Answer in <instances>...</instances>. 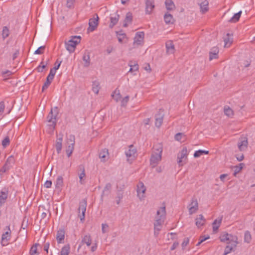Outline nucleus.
Wrapping results in <instances>:
<instances>
[{
	"label": "nucleus",
	"mask_w": 255,
	"mask_h": 255,
	"mask_svg": "<svg viewBox=\"0 0 255 255\" xmlns=\"http://www.w3.org/2000/svg\"><path fill=\"white\" fill-rule=\"evenodd\" d=\"M132 16L130 12L127 13L126 18L124 21V26L127 27L128 23H130L132 21Z\"/></svg>",
	"instance_id": "473e14b6"
},
{
	"label": "nucleus",
	"mask_w": 255,
	"mask_h": 255,
	"mask_svg": "<svg viewBox=\"0 0 255 255\" xmlns=\"http://www.w3.org/2000/svg\"><path fill=\"white\" fill-rule=\"evenodd\" d=\"M236 158L237 159V160L239 161H242L244 158V154H236Z\"/></svg>",
	"instance_id": "338daca9"
},
{
	"label": "nucleus",
	"mask_w": 255,
	"mask_h": 255,
	"mask_svg": "<svg viewBox=\"0 0 255 255\" xmlns=\"http://www.w3.org/2000/svg\"><path fill=\"white\" fill-rule=\"evenodd\" d=\"M221 224L220 220H216L213 223V230L214 232H217Z\"/></svg>",
	"instance_id": "c03bdc74"
},
{
	"label": "nucleus",
	"mask_w": 255,
	"mask_h": 255,
	"mask_svg": "<svg viewBox=\"0 0 255 255\" xmlns=\"http://www.w3.org/2000/svg\"><path fill=\"white\" fill-rule=\"evenodd\" d=\"M86 207L84 205H81L79 208V217L81 221H83L85 218V213L86 212Z\"/></svg>",
	"instance_id": "393cba45"
},
{
	"label": "nucleus",
	"mask_w": 255,
	"mask_h": 255,
	"mask_svg": "<svg viewBox=\"0 0 255 255\" xmlns=\"http://www.w3.org/2000/svg\"><path fill=\"white\" fill-rule=\"evenodd\" d=\"M78 175H85V169L82 165H80L78 168Z\"/></svg>",
	"instance_id": "5fc2aeb1"
},
{
	"label": "nucleus",
	"mask_w": 255,
	"mask_h": 255,
	"mask_svg": "<svg viewBox=\"0 0 255 255\" xmlns=\"http://www.w3.org/2000/svg\"><path fill=\"white\" fill-rule=\"evenodd\" d=\"M4 104L3 102H0V116H1L4 111Z\"/></svg>",
	"instance_id": "052dcab7"
},
{
	"label": "nucleus",
	"mask_w": 255,
	"mask_h": 255,
	"mask_svg": "<svg viewBox=\"0 0 255 255\" xmlns=\"http://www.w3.org/2000/svg\"><path fill=\"white\" fill-rule=\"evenodd\" d=\"M56 241L58 244H62L64 243L65 239V232L63 230L58 231L56 234Z\"/></svg>",
	"instance_id": "6ab92c4d"
},
{
	"label": "nucleus",
	"mask_w": 255,
	"mask_h": 255,
	"mask_svg": "<svg viewBox=\"0 0 255 255\" xmlns=\"http://www.w3.org/2000/svg\"><path fill=\"white\" fill-rule=\"evenodd\" d=\"M52 185L51 181H46L44 183V186L46 188H50Z\"/></svg>",
	"instance_id": "774afa93"
},
{
	"label": "nucleus",
	"mask_w": 255,
	"mask_h": 255,
	"mask_svg": "<svg viewBox=\"0 0 255 255\" xmlns=\"http://www.w3.org/2000/svg\"><path fill=\"white\" fill-rule=\"evenodd\" d=\"M206 223V220L204 218V216L200 214L197 216L195 219V224L198 228H201Z\"/></svg>",
	"instance_id": "dca6fc26"
},
{
	"label": "nucleus",
	"mask_w": 255,
	"mask_h": 255,
	"mask_svg": "<svg viewBox=\"0 0 255 255\" xmlns=\"http://www.w3.org/2000/svg\"><path fill=\"white\" fill-rule=\"evenodd\" d=\"M14 159L12 156H10L7 159L4 165L8 168L10 169L12 167V165L14 163Z\"/></svg>",
	"instance_id": "c85d7f7f"
},
{
	"label": "nucleus",
	"mask_w": 255,
	"mask_h": 255,
	"mask_svg": "<svg viewBox=\"0 0 255 255\" xmlns=\"http://www.w3.org/2000/svg\"><path fill=\"white\" fill-rule=\"evenodd\" d=\"M9 169V168H8L6 166H5L4 165L3 166V167L0 169V174H2L5 173Z\"/></svg>",
	"instance_id": "0e129e2a"
},
{
	"label": "nucleus",
	"mask_w": 255,
	"mask_h": 255,
	"mask_svg": "<svg viewBox=\"0 0 255 255\" xmlns=\"http://www.w3.org/2000/svg\"><path fill=\"white\" fill-rule=\"evenodd\" d=\"M100 83L97 81H95L93 82L92 84V91L96 93V94H98L100 90Z\"/></svg>",
	"instance_id": "2f4dec72"
},
{
	"label": "nucleus",
	"mask_w": 255,
	"mask_h": 255,
	"mask_svg": "<svg viewBox=\"0 0 255 255\" xmlns=\"http://www.w3.org/2000/svg\"><path fill=\"white\" fill-rule=\"evenodd\" d=\"M248 142L247 138L240 140L238 143V147L240 151H243L247 149Z\"/></svg>",
	"instance_id": "aec40b11"
},
{
	"label": "nucleus",
	"mask_w": 255,
	"mask_h": 255,
	"mask_svg": "<svg viewBox=\"0 0 255 255\" xmlns=\"http://www.w3.org/2000/svg\"><path fill=\"white\" fill-rule=\"evenodd\" d=\"M219 51V49L217 47H213L209 53V60L211 61L213 59L217 58Z\"/></svg>",
	"instance_id": "4be33fe9"
},
{
	"label": "nucleus",
	"mask_w": 255,
	"mask_h": 255,
	"mask_svg": "<svg viewBox=\"0 0 255 255\" xmlns=\"http://www.w3.org/2000/svg\"><path fill=\"white\" fill-rule=\"evenodd\" d=\"M129 100V96H126L121 102V105L122 106H126L127 105V104L128 103V101Z\"/></svg>",
	"instance_id": "4d7b16f0"
},
{
	"label": "nucleus",
	"mask_w": 255,
	"mask_h": 255,
	"mask_svg": "<svg viewBox=\"0 0 255 255\" xmlns=\"http://www.w3.org/2000/svg\"><path fill=\"white\" fill-rule=\"evenodd\" d=\"M189 243V240L188 238L185 239L182 243V247L183 249H184L188 245Z\"/></svg>",
	"instance_id": "bf43d9fd"
},
{
	"label": "nucleus",
	"mask_w": 255,
	"mask_h": 255,
	"mask_svg": "<svg viewBox=\"0 0 255 255\" xmlns=\"http://www.w3.org/2000/svg\"><path fill=\"white\" fill-rule=\"evenodd\" d=\"M10 140L8 136L5 137L2 141V145L4 147H5L9 144Z\"/></svg>",
	"instance_id": "3c124183"
},
{
	"label": "nucleus",
	"mask_w": 255,
	"mask_h": 255,
	"mask_svg": "<svg viewBox=\"0 0 255 255\" xmlns=\"http://www.w3.org/2000/svg\"><path fill=\"white\" fill-rule=\"evenodd\" d=\"M11 238V230L9 228L6 229L1 236V244L2 246L8 245Z\"/></svg>",
	"instance_id": "6e6552de"
},
{
	"label": "nucleus",
	"mask_w": 255,
	"mask_h": 255,
	"mask_svg": "<svg viewBox=\"0 0 255 255\" xmlns=\"http://www.w3.org/2000/svg\"><path fill=\"white\" fill-rule=\"evenodd\" d=\"M113 98L117 101H119L121 99V95L120 94V90L116 89L112 95Z\"/></svg>",
	"instance_id": "e433bc0d"
},
{
	"label": "nucleus",
	"mask_w": 255,
	"mask_h": 255,
	"mask_svg": "<svg viewBox=\"0 0 255 255\" xmlns=\"http://www.w3.org/2000/svg\"><path fill=\"white\" fill-rule=\"evenodd\" d=\"M146 187L141 182H139L137 185V196L140 201H143L145 198Z\"/></svg>",
	"instance_id": "0eeeda50"
},
{
	"label": "nucleus",
	"mask_w": 255,
	"mask_h": 255,
	"mask_svg": "<svg viewBox=\"0 0 255 255\" xmlns=\"http://www.w3.org/2000/svg\"><path fill=\"white\" fill-rule=\"evenodd\" d=\"M164 19L166 24L173 23L174 21L173 16L169 13H166L164 16Z\"/></svg>",
	"instance_id": "bb28decb"
},
{
	"label": "nucleus",
	"mask_w": 255,
	"mask_h": 255,
	"mask_svg": "<svg viewBox=\"0 0 255 255\" xmlns=\"http://www.w3.org/2000/svg\"><path fill=\"white\" fill-rule=\"evenodd\" d=\"M62 140H63V135L61 134H59L57 135V139L55 143V147L58 153H59L61 152L62 146Z\"/></svg>",
	"instance_id": "f3484780"
},
{
	"label": "nucleus",
	"mask_w": 255,
	"mask_h": 255,
	"mask_svg": "<svg viewBox=\"0 0 255 255\" xmlns=\"http://www.w3.org/2000/svg\"><path fill=\"white\" fill-rule=\"evenodd\" d=\"M224 113L228 117H232L234 115V112L233 110L228 106L225 107Z\"/></svg>",
	"instance_id": "37998d69"
},
{
	"label": "nucleus",
	"mask_w": 255,
	"mask_h": 255,
	"mask_svg": "<svg viewBox=\"0 0 255 255\" xmlns=\"http://www.w3.org/2000/svg\"><path fill=\"white\" fill-rule=\"evenodd\" d=\"M155 7L154 0H146L145 1V12L146 14H150L152 13L153 9Z\"/></svg>",
	"instance_id": "ddd939ff"
},
{
	"label": "nucleus",
	"mask_w": 255,
	"mask_h": 255,
	"mask_svg": "<svg viewBox=\"0 0 255 255\" xmlns=\"http://www.w3.org/2000/svg\"><path fill=\"white\" fill-rule=\"evenodd\" d=\"M117 34L118 36V40L120 43L123 42V39L126 37V35L125 33H120L118 32H117Z\"/></svg>",
	"instance_id": "8fccbe9b"
},
{
	"label": "nucleus",
	"mask_w": 255,
	"mask_h": 255,
	"mask_svg": "<svg viewBox=\"0 0 255 255\" xmlns=\"http://www.w3.org/2000/svg\"><path fill=\"white\" fill-rule=\"evenodd\" d=\"M30 255H38L37 245L33 246L30 250Z\"/></svg>",
	"instance_id": "a18cd8bd"
},
{
	"label": "nucleus",
	"mask_w": 255,
	"mask_h": 255,
	"mask_svg": "<svg viewBox=\"0 0 255 255\" xmlns=\"http://www.w3.org/2000/svg\"><path fill=\"white\" fill-rule=\"evenodd\" d=\"M53 79L51 77H50L49 76L47 77L46 81L44 83V85L42 86V91H44V90L46 89L49 87Z\"/></svg>",
	"instance_id": "4c0bfd02"
},
{
	"label": "nucleus",
	"mask_w": 255,
	"mask_h": 255,
	"mask_svg": "<svg viewBox=\"0 0 255 255\" xmlns=\"http://www.w3.org/2000/svg\"><path fill=\"white\" fill-rule=\"evenodd\" d=\"M70 252V246L69 245H64L61 249L59 255H69Z\"/></svg>",
	"instance_id": "a878e982"
},
{
	"label": "nucleus",
	"mask_w": 255,
	"mask_h": 255,
	"mask_svg": "<svg viewBox=\"0 0 255 255\" xmlns=\"http://www.w3.org/2000/svg\"><path fill=\"white\" fill-rule=\"evenodd\" d=\"M183 135H184L182 133L179 132L175 134L174 138L177 141H181Z\"/></svg>",
	"instance_id": "864d4df0"
},
{
	"label": "nucleus",
	"mask_w": 255,
	"mask_h": 255,
	"mask_svg": "<svg viewBox=\"0 0 255 255\" xmlns=\"http://www.w3.org/2000/svg\"><path fill=\"white\" fill-rule=\"evenodd\" d=\"M166 52L168 54H173L175 51V48L173 42L169 40L166 43Z\"/></svg>",
	"instance_id": "412c9836"
},
{
	"label": "nucleus",
	"mask_w": 255,
	"mask_h": 255,
	"mask_svg": "<svg viewBox=\"0 0 255 255\" xmlns=\"http://www.w3.org/2000/svg\"><path fill=\"white\" fill-rule=\"evenodd\" d=\"M58 114V110L57 107L51 109L50 113L47 117L48 126L50 130H53L56 124V117Z\"/></svg>",
	"instance_id": "f03ea898"
},
{
	"label": "nucleus",
	"mask_w": 255,
	"mask_h": 255,
	"mask_svg": "<svg viewBox=\"0 0 255 255\" xmlns=\"http://www.w3.org/2000/svg\"><path fill=\"white\" fill-rule=\"evenodd\" d=\"M7 192L1 191L0 193V206L4 204L7 199Z\"/></svg>",
	"instance_id": "7c9ffc66"
},
{
	"label": "nucleus",
	"mask_w": 255,
	"mask_h": 255,
	"mask_svg": "<svg viewBox=\"0 0 255 255\" xmlns=\"http://www.w3.org/2000/svg\"><path fill=\"white\" fill-rule=\"evenodd\" d=\"M126 154L128 158V161L129 163H131L135 159L136 155V150L135 148L133 145H130L128 150L126 152Z\"/></svg>",
	"instance_id": "1a4fd4ad"
},
{
	"label": "nucleus",
	"mask_w": 255,
	"mask_h": 255,
	"mask_svg": "<svg viewBox=\"0 0 255 255\" xmlns=\"http://www.w3.org/2000/svg\"><path fill=\"white\" fill-rule=\"evenodd\" d=\"M56 73V70L54 69L53 68H52L50 70V73L48 76L51 77L52 78H54V75Z\"/></svg>",
	"instance_id": "e2e57ef3"
},
{
	"label": "nucleus",
	"mask_w": 255,
	"mask_h": 255,
	"mask_svg": "<svg viewBox=\"0 0 255 255\" xmlns=\"http://www.w3.org/2000/svg\"><path fill=\"white\" fill-rule=\"evenodd\" d=\"M162 226L163 225L159 224H154V235L155 236L157 237L159 235L162 228Z\"/></svg>",
	"instance_id": "58836bf2"
},
{
	"label": "nucleus",
	"mask_w": 255,
	"mask_h": 255,
	"mask_svg": "<svg viewBox=\"0 0 255 255\" xmlns=\"http://www.w3.org/2000/svg\"><path fill=\"white\" fill-rule=\"evenodd\" d=\"M165 4L168 10H173L175 8V5L172 0H166Z\"/></svg>",
	"instance_id": "f704fd0d"
},
{
	"label": "nucleus",
	"mask_w": 255,
	"mask_h": 255,
	"mask_svg": "<svg viewBox=\"0 0 255 255\" xmlns=\"http://www.w3.org/2000/svg\"><path fill=\"white\" fill-rule=\"evenodd\" d=\"M162 150L163 147L161 144H158L154 146L153 150L150 159V165L152 167H155L161 160Z\"/></svg>",
	"instance_id": "f257e3e1"
},
{
	"label": "nucleus",
	"mask_w": 255,
	"mask_h": 255,
	"mask_svg": "<svg viewBox=\"0 0 255 255\" xmlns=\"http://www.w3.org/2000/svg\"><path fill=\"white\" fill-rule=\"evenodd\" d=\"M163 122V116L160 115H156L155 116V126L159 128L162 125Z\"/></svg>",
	"instance_id": "72a5a7b5"
},
{
	"label": "nucleus",
	"mask_w": 255,
	"mask_h": 255,
	"mask_svg": "<svg viewBox=\"0 0 255 255\" xmlns=\"http://www.w3.org/2000/svg\"><path fill=\"white\" fill-rule=\"evenodd\" d=\"M223 38L224 41L225 42L224 47H230L233 41V34L230 33H228L226 34Z\"/></svg>",
	"instance_id": "a211bd4d"
},
{
	"label": "nucleus",
	"mask_w": 255,
	"mask_h": 255,
	"mask_svg": "<svg viewBox=\"0 0 255 255\" xmlns=\"http://www.w3.org/2000/svg\"><path fill=\"white\" fill-rule=\"evenodd\" d=\"M209 239L210 236L209 235L201 236L199 238V241L197 244V246H199L202 243Z\"/></svg>",
	"instance_id": "09e8293b"
},
{
	"label": "nucleus",
	"mask_w": 255,
	"mask_h": 255,
	"mask_svg": "<svg viewBox=\"0 0 255 255\" xmlns=\"http://www.w3.org/2000/svg\"><path fill=\"white\" fill-rule=\"evenodd\" d=\"M187 157V149L186 147H184L181 151L178 153L177 156L178 163L180 165L183 159H186Z\"/></svg>",
	"instance_id": "2eb2a0df"
},
{
	"label": "nucleus",
	"mask_w": 255,
	"mask_h": 255,
	"mask_svg": "<svg viewBox=\"0 0 255 255\" xmlns=\"http://www.w3.org/2000/svg\"><path fill=\"white\" fill-rule=\"evenodd\" d=\"M198 4L200 5V11L204 13L209 10V2L207 0H198Z\"/></svg>",
	"instance_id": "4468645a"
},
{
	"label": "nucleus",
	"mask_w": 255,
	"mask_h": 255,
	"mask_svg": "<svg viewBox=\"0 0 255 255\" xmlns=\"http://www.w3.org/2000/svg\"><path fill=\"white\" fill-rule=\"evenodd\" d=\"M82 59L84 61V67H88L90 65V53L88 51L85 52L83 56Z\"/></svg>",
	"instance_id": "5701e85b"
},
{
	"label": "nucleus",
	"mask_w": 255,
	"mask_h": 255,
	"mask_svg": "<svg viewBox=\"0 0 255 255\" xmlns=\"http://www.w3.org/2000/svg\"><path fill=\"white\" fill-rule=\"evenodd\" d=\"M96 17L91 18L89 19L88 30L93 31L96 29L98 25L99 17L96 14Z\"/></svg>",
	"instance_id": "9b49d317"
},
{
	"label": "nucleus",
	"mask_w": 255,
	"mask_h": 255,
	"mask_svg": "<svg viewBox=\"0 0 255 255\" xmlns=\"http://www.w3.org/2000/svg\"><path fill=\"white\" fill-rule=\"evenodd\" d=\"M189 214L195 213L198 210V203L196 199H193L188 206Z\"/></svg>",
	"instance_id": "9d476101"
},
{
	"label": "nucleus",
	"mask_w": 255,
	"mask_h": 255,
	"mask_svg": "<svg viewBox=\"0 0 255 255\" xmlns=\"http://www.w3.org/2000/svg\"><path fill=\"white\" fill-rule=\"evenodd\" d=\"M67 147H66V152L68 157H69L74 150V144H75V136L73 135L70 134L67 136Z\"/></svg>",
	"instance_id": "423d86ee"
},
{
	"label": "nucleus",
	"mask_w": 255,
	"mask_h": 255,
	"mask_svg": "<svg viewBox=\"0 0 255 255\" xmlns=\"http://www.w3.org/2000/svg\"><path fill=\"white\" fill-rule=\"evenodd\" d=\"M45 48L44 46L39 47L35 51L34 54H41L43 53V50Z\"/></svg>",
	"instance_id": "6e6d98bb"
},
{
	"label": "nucleus",
	"mask_w": 255,
	"mask_h": 255,
	"mask_svg": "<svg viewBox=\"0 0 255 255\" xmlns=\"http://www.w3.org/2000/svg\"><path fill=\"white\" fill-rule=\"evenodd\" d=\"M9 35V30L6 26H4L2 29V36L3 39L7 37Z\"/></svg>",
	"instance_id": "de8ad7c7"
},
{
	"label": "nucleus",
	"mask_w": 255,
	"mask_h": 255,
	"mask_svg": "<svg viewBox=\"0 0 255 255\" xmlns=\"http://www.w3.org/2000/svg\"><path fill=\"white\" fill-rule=\"evenodd\" d=\"M242 11H240L238 13L234 14V15L230 19L229 21L231 22H236L238 21L241 16Z\"/></svg>",
	"instance_id": "ea45409f"
},
{
	"label": "nucleus",
	"mask_w": 255,
	"mask_h": 255,
	"mask_svg": "<svg viewBox=\"0 0 255 255\" xmlns=\"http://www.w3.org/2000/svg\"><path fill=\"white\" fill-rule=\"evenodd\" d=\"M220 240L222 242L226 243L228 244L234 243V246L237 245L238 244V238L236 236L226 233H223L221 235Z\"/></svg>",
	"instance_id": "39448f33"
},
{
	"label": "nucleus",
	"mask_w": 255,
	"mask_h": 255,
	"mask_svg": "<svg viewBox=\"0 0 255 255\" xmlns=\"http://www.w3.org/2000/svg\"><path fill=\"white\" fill-rule=\"evenodd\" d=\"M244 165V163H240L239 166H236L235 167V170L234 173V175H236V174L238 173L242 168L243 166Z\"/></svg>",
	"instance_id": "603ef678"
},
{
	"label": "nucleus",
	"mask_w": 255,
	"mask_h": 255,
	"mask_svg": "<svg viewBox=\"0 0 255 255\" xmlns=\"http://www.w3.org/2000/svg\"><path fill=\"white\" fill-rule=\"evenodd\" d=\"M108 154V150L104 149L100 152L99 157L101 159H102L103 161H104L105 157L107 156V155Z\"/></svg>",
	"instance_id": "49530a36"
},
{
	"label": "nucleus",
	"mask_w": 255,
	"mask_h": 255,
	"mask_svg": "<svg viewBox=\"0 0 255 255\" xmlns=\"http://www.w3.org/2000/svg\"><path fill=\"white\" fill-rule=\"evenodd\" d=\"M144 33L142 31L138 32L136 33L134 38L133 44L134 45H139L143 42Z\"/></svg>",
	"instance_id": "f8f14e48"
},
{
	"label": "nucleus",
	"mask_w": 255,
	"mask_h": 255,
	"mask_svg": "<svg viewBox=\"0 0 255 255\" xmlns=\"http://www.w3.org/2000/svg\"><path fill=\"white\" fill-rule=\"evenodd\" d=\"M120 18V15L117 13H115L114 15H112L110 17V23L109 27L113 28L118 22Z\"/></svg>",
	"instance_id": "b1692460"
},
{
	"label": "nucleus",
	"mask_w": 255,
	"mask_h": 255,
	"mask_svg": "<svg viewBox=\"0 0 255 255\" xmlns=\"http://www.w3.org/2000/svg\"><path fill=\"white\" fill-rule=\"evenodd\" d=\"M205 154H209V151L208 150H198L196 151L194 154V156L195 158L200 157L201 155Z\"/></svg>",
	"instance_id": "79ce46f5"
},
{
	"label": "nucleus",
	"mask_w": 255,
	"mask_h": 255,
	"mask_svg": "<svg viewBox=\"0 0 255 255\" xmlns=\"http://www.w3.org/2000/svg\"><path fill=\"white\" fill-rule=\"evenodd\" d=\"M82 243L85 244L87 246H90L92 243L91 237L88 235L85 236L82 240Z\"/></svg>",
	"instance_id": "a19ab883"
},
{
	"label": "nucleus",
	"mask_w": 255,
	"mask_h": 255,
	"mask_svg": "<svg viewBox=\"0 0 255 255\" xmlns=\"http://www.w3.org/2000/svg\"><path fill=\"white\" fill-rule=\"evenodd\" d=\"M166 218V208L162 206L159 208L157 211L156 215L154 218V224L163 225Z\"/></svg>",
	"instance_id": "7ed1b4c3"
},
{
	"label": "nucleus",
	"mask_w": 255,
	"mask_h": 255,
	"mask_svg": "<svg viewBox=\"0 0 255 255\" xmlns=\"http://www.w3.org/2000/svg\"><path fill=\"white\" fill-rule=\"evenodd\" d=\"M128 65L130 67L128 71L129 72L136 71L138 70V65L135 62L130 61L129 62Z\"/></svg>",
	"instance_id": "cd10ccee"
},
{
	"label": "nucleus",
	"mask_w": 255,
	"mask_h": 255,
	"mask_svg": "<svg viewBox=\"0 0 255 255\" xmlns=\"http://www.w3.org/2000/svg\"><path fill=\"white\" fill-rule=\"evenodd\" d=\"M252 235L250 232L247 231L244 234V242L247 243H250L252 241Z\"/></svg>",
	"instance_id": "c9c22d12"
},
{
	"label": "nucleus",
	"mask_w": 255,
	"mask_h": 255,
	"mask_svg": "<svg viewBox=\"0 0 255 255\" xmlns=\"http://www.w3.org/2000/svg\"><path fill=\"white\" fill-rule=\"evenodd\" d=\"M41 64H42V65H39L38 67H37V70H38V71L39 72H42L43 71V69L44 68H45V65L44 64H43V62H41Z\"/></svg>",
	"instance_id": "69168bd1"
},
{
	"label": "nucleus",
	"mask_w": 255,
	"mask_h": 255,
	"mask_svg": "<svg viewBox=\"0 0 255 255\" xmlns=\"http://www.w3.org/2000/svg\"><path fill=\"white\" fill-rule=\"evenodd\" d=\"M109 229V226L107 224H103L102 225V230L103 233L108 232Z\"/></svg>",
	"instance_id": "13d9d810"
},
{
	"label": "nucleus",
	"mask_w": 255,
	"mask_h": 255,
	"mask_svg": "<svg viewBox=\"0 0 255 255\" xmlns=\"http://www.w3.org/2000/svg\"><path fill=\"white\" fill-rule=\"evenodd\" d=\"M75 1V0H67V3H66V6L68 8H71L74 2Z\"/></svg>",
	"instance_id": "680f3d73"
},
{
	"label": "nucleus",
	"mask_w": 255,
	"mask_h": 255,
	"mask_svg": "<svg viewBox=\"0 0 255 255\" xmlns=\"http://www.w3.org/2000/svg\"><path fill=\"white\" fill-rule=\"evenodd\" d=\"M81 37L80 36H72L71 39L65 42L66 49L72 53L75 51L76 46L80 42Z\"/></svg>",
	"instance_id": "20e7f679"
},
{
	"label": "nucleus",
	"mask_w": 255,
	"mask_h": 255,
	"mask_svg": "<svg viewBox=\"0 0 255 255\" xmlns=\"http://www.w3.org/2000/svg\"><path fill=\"white\" fill-rule=\"evenodd\" d=\"M237 245H234V243H232L230 244H228L224 251V255H227V254H229L233 250H234L236 247Z\"/></svg>",
	"instance_id": "c756f323"
}]
</instances>
